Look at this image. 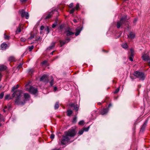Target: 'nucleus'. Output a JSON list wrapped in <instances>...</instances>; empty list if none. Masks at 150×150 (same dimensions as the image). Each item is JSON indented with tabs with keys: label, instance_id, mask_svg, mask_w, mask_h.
<instances>
[{
	"label": "nucleus",
	"instance_id": "f257e3e1",
	"mask_svg": "<svg viewBox=\"0 0 150 150\" xmlns=\"http://www.w3.org/2000/svg\"><path fill=\"white\" fill-rule=\"evenodd\" d=\"M22 92L21 90H18L14 92L12 95L16 98L15 103L17 105H24L25 101L28 100L30 98V96L28 93H25L24 94L25 99L22 101L21 99V94Z\"/></svg>",
	"mask_w": 150,
	"mask_h": 150
},
{
	"label": "nucleus",
	"instance_id": "f03ea898",
	"mask_svg": "<svg viewBox=\"0 0 150 150\" xmlns=\"http://www.w3.org/2000/svg\"><path fill=\"white\" fill-rule=\"evenodd\" d=\"M76 134V132L74 129H71L65 132L64 135L62 136V139L61 141V144L64 145L69 142H72V141L70 142V139L69 137H73Z\"/></svg>",
	"mask_w": 150,
	"mask_h": 150
},
{
	"label": "nucleus",
	"instance_id": "7ed1b4c3",
	"mask_svg": "<svg viewBox=\"0 0 150 150\" xmlns=\"http://www.w3.org/2000/svg\"><path fill=\"white\" fill-rule=\"evenodd\" d=\"M126 19L127 17L126 16H124L122 17L120 20L117 22V28H119L120 27H122L127 22Z\"/></svg>",
	"mask_w": 150,
	"mask_h": 150
},
{
	"label": "nucleus",
	"instance_id": "20e7f679",
	"mask_svg": "<svg viewBox=\"0 0 150 150\" xmlns=\"http://www.w3.org/2000/svg\"><path fill=\"white\" fill-rule=\"evenodd\" d=\"M134 75L137 78L139 79L140 80L143 81L144 80L146 76L144 73L142 72H139L136 71L134 73Z\"/></svg>",
	"mask_w": 150,
	"mask_h": 150
},
{
	"label": "nucleus",
	"instance_id": "39448f33",
	"mask_svg": "<svg viewBox=\"0 0 150 150\" xmlns=\"http://www.w3.org/2000/svg\"><path fill=\"white\" fill-rule=\"evenodd\" d=\"M142 58L144 61L147 62L148 63V65L150 66V59L148 55L146 54L145 52L143 53Z\"/></svg>",
	"mask_w": 150,
	"mask_h": 150
},
{
	"label": "nucleus",
	"instance_id": "423d86ee",
	"mask_svg": "<svg viewBox=\"0 0 150 150\" xmlns=\"http://www.w3.org/2000/svg\"><path fill=\"white\" fill-rule=\"evenodd\" d=\"M21 14L22 17L23 18L25 17L27 19L28 18L29 15L28 12H26L24 10L22 9L20 10L19 11Z\"/></svg>",
	"mask_w": 150,
	"mask_h": 150
},
{
	"label": "nucleus",
	"instance_id": "0eeeda50",
	"mask_svg": "<svg viewBox=\"0 0 150 150\" xmlns=\"http://www.w3.org/2000/svg\"><path fill=\"white\" fill-rule=\"evenodd\" d=\"M28 91L30 93L35 94L37 93L38 90L37 88L31 86L30 87Z\"/></svg>",
	"mask_w": 150,
	"mask_h": 150
},
{
	"label": "nucleus",
	"instance_id": "6e6552de",
	"mask_svg": "<svg viewBox=\"0 0 150 150\" xmlns=\"http://www.w3.org/2000/svg\"><path fill=\"white\" fill-rule=\"evenodd\" d=\"M69 105L71 107H72L74 108V109L77 112L76 114L77 115L78 113L77 112L79 110V106L77 104L75 103H71L69 104Z\"/></svg>",
	"mask_w": 150,
	"mask_h": 150
},
{
	"label": "nucleus",
	"instance_id": "1a4fd4ad",
	"mask_svg": "<svg viewBox=\"0 0 150 150\" xmlns=\"http://www.w3.org/2000/svg\"><path fill=\"white\" fill-rule=\"evenodd\" d=\"M40 81H43L47 83L49 81L48 76L45 74L43 75L40 78Z\"/></svg>",
	"mask_w": 150,
	"mask_h": 150
},
{
	"label": "nucleus",
	"instance_id": "9d476101",
	"mask_svg": "<svg viewBox=\"0 0 150 150\" xmlns=\"http://www.w3.org/2000/svg\"><path fill=\"white\" fill-rule=\"evenodd\" d=\"M64 33L66 34V36H69L72 35L74 34V33L71 31V29L69 28H67L65 30Z\"/></svg>",
	"mask_w": 150,
	"mask_h": 150
},
{
	"label": "nucleus",
	"instance_id": "9b49d317",
	"mask_svg": "<svg viewBox=\"0 0 150 150\" xmlns=\"http://www.w3.org/2000/svg\"><path fill=\"white\" fill-rule=\"evenodd\" d=\"M148 120H146L144 122V124H143V125L142 126V127H141V129L140 130V132H143L145 129L147 125V124L148 122Z\"/></svg>",
	"mask_w": 150,
	"mask_h": 150
},
{
	"label": "nucleus",
	"instance_id": "f8f14e48",
	"mask_svg": "<svg viewBox=\"0 0 150 150\" xmlns=\"http://www.w3.org/2000/svg\"><path fill=\"white\" fill-rule=\"evenodd\" d=\"M130 50L131 53L130 55L129 56V59L131 61H133V57L134 54V51L132 49H130Z\"/></svg>",
	"mask_w": 150,
	"mask_h": 150
},
{
	"label": "nucleus",
	"instance_id": "ddd939ff",
	"mask_svg": "<svg viewBox=\"0 0 150 150\" xmlns=\"http://www.w3.org/2000/svg\"><path fill=\"white\" fill-rule=\"evenodd\" d=\"M108 111L109 109L108 108H104L101 111L100 113L101 114L104 115L106 114L108 112Z\"/></svg>",
	"mask_w": 150,
	"mask_h": 150
},
{
	"label": "nucleus",
	"instance_id": "4468645a",
	"mask_svg": "<svg viewBox=\"0 0 150 150\" xmlns=\"http://www.w3.org/2000/svg\"><path fill=\"white\" fill-rule=\"evenodd\" d=\"M82 29L81 28L79 27L77 28L76 29V33H75V35L76 36H77L79 35Z\"/></svg>",
	"mask_w": 150,
	"mask_h": 150
},
{
	"label": "nucleus",
	"instance_id": "2eb2a0df",
	"mask_svg": "<svg viewBox=\"0 0 150 150\" xmlns=\"http://www.w3.org/2000/svg\"><path fill=\"white\" fill-rule=\"evenodd\" d=\"M7 47V45L5 43H2L1 45V49L2 50H5Z\"/></svg>",
	"mask_w": 150,
	"mask_h": 150
},
{
	"label": "nucleus",
	"instance_id": "dca6fc26",
	"mask_svg": "<svg viewBox=\"0 0 150 150\" xmlns=\"http://www.w3.org/2000/svg\"><path fill=\"white\" fill-rule=\"evenodd\" d=\"M55 43L54 42H52L51 43L49 47L47 48V49L49 50H50L51 49L53 48L55 45Z\"/></svg>",
	"mask_w": 150,
	"mask_h": 150
},
{
	"label": "nucleus",
	"instance_id": "f3484780",
	"mask_svg": "<svg viewBox=\"0 0 150 150\" xmlns=\"http://www.w3.org/2000/svg\"><path fill=\"white\" fill-rule=\"evenodd\" d=\"M128 37H129L131 39H133L135 37V35L134 33L131 32L129 34V36H128Z\"/></svg>",
	"mask_w": 150,
	"mask_h": 150
},
{
	"label": "nucleus",
	"instance_id": "a211bd4d",
	"mask_svg": "<svg viewBox=\"0 0 150 150\" xmlns=\"http://www.w3.org/2000/svg\"><path fill=\"white\" fill-rule=\"evenodd\" d=\"M59 42L60 43L61 46L62 47L63 45H64L66 42H67L65 40H60L59 41Z\"/></svg>",
	"mask_w": 150,
	"mask_h": 150
},
{
	"label": "nucleus",
	"instance_id": "6ab92c4d",
	"mask_svg": "<svg viewBox=\"0 0 150 150\" xmlns=\"http://www.w3.org/2000/svg\"><path fill=\"white\" fill-rule=\"evenodd\" d=\"M59 102H56L54 106V108L56 110L59 107Z\"/></svg>",
	"mask_w": 150,
	"mask_h": 150
},
{
	"label": "nucleus",
	"instance_id": "aec40b11",
	"mask_svg": "<svg viewBox=\"0 0 150 150\" xmlns=\"http://www.w3.org/2000/svg\"><path fill=\"white\" fill-rule=\"evenodd\" d=\"M9 61L13 62L15 61V59L14 57L13 56H11L9 57L8 59Z\"/></svg>",
	"mask_w": 150,
	"mask_h": 150
},
{
	"label": "nucleus",
	"instance_id": "412c9836",
	"mask_svg": "<svg viewBox=\"0 0 150 150\" xmlns=\"http://www.w3.org/2000/svg\"><path fill=\"white\" fill-rule=\"evenodd\" d=\"M34 70L33 69H30L28 70V73L30 74H32L34 72Z\"/></svg>",
	"mask_w": 150,
	"mask_h": 150
},
{
	"label": "nucleus",
	"instance_id": "4be33fe9",
	"mask_svg": "<svg viewBox=\"0 0 150 150\" xmlns=\"http://www.w3.org/2000/svg\"><path fill=\"white\" fill-rule=\"evenodd\" d=\"M53 13L52 12L48 14L46 17V19H49L50 18L51 16L52 15Z\"/></svg>",
	"mask_w": 150,
	"mask_h": 150
},
{
	"label": "nucleus",
	"instance_id": "5701e85b",
	"mask_svg": "<svg viewBox=\"0 0 150 150\" xmlns=\"http://www.w3.org/2000/svg\"><path fill=\"white\" fill-rule=\"evenodd\" d=\"M6 69V67L4 65L0 66V71H2L5 70Z\"/></svg>",
	"mask_w": 150,
	"mask_h": 150
},
{
	"label": "nucleus",
	"instance_id": "b1692460",
	"mask_svg": "<svg viewBox=\"0 0 150 150\" xmlns=\"http://www.w3.org/2000/svg\"><path fill=\"white\" fill-rule=\"evenodd\" d=\"M67 115L68 116H70L73 113V112L71 110H68L67 111Z\"/></svg>",
	"mask_w": 150,
	"mask_h": 150
},
{
	"label": "nucleus",
	"instance_id": "393cba45",
	"mask_svg": "<svg viewBox=\"0 0 150 150\" xmlns=\"http://www.w3.org/2000/svg\"><path fill=\"white\" fill-rule=\"evenodd\" d=\"M19 87V85L18 84H17L16 86H14L13 87L12 91H14L15 89H17Z\"/></svg>",
	"mask_w": 150,
	"mask_h": 150
},
{
	"label": "nucleus",
	"instance_id": "a878e982",
	"mask_svg": "<svg viewBox=\"0 0 150 150\" xmlns=\"http://www.w3.org/2000/svg\"><path fill=\"white\" fill-rule=\"evenodd\" d=\"M50 78L51 79V81L50 82V85L51 86H52L53 85V82L54 81V79L53 78L52 76H50Z\"/></svg>",
	"mask_w": 150,
	"mask_h": 150
},
{
	"label": "nucleus",
	"instance_id": "bb28decb",
	"mask_svg": "<svg viewBox=\"0 0 150 150\" xmlns=\"http://www.w3.org/2000/svg\"><path fill=\"white\" fill-rule=\"evenodd\" d=\"M79 125H83L84 124V121L83 120H82L79 121L78 123Z\"/></svg>",
	"mask_w": 150,
	"mask_h": 150
},
{
	"label": "nucleus",
	"instance_id": "cd10ccee",
	"mask_svg": "<svg viewBox=\"0 0 150 150\" xmlns=\"http://www.w3.org/2000/svg\"><path fill=\"white\" fill-rule=\"evenodd\" d=\"M57 21H56L54 23L52 24V28H54L56 26L57 24Z\"/></svg>",
	"mask_w": 150,
	"mask_h": 150
},
{
	"label": "nucleus",
	"instance_id": "c85d7f7f",
	"mask_svg": "<svg viewBox=\"0 0 150 150\" xmlns=\"http://www.w3.org/2000/svg\"><path fill=\"white\" fill-rule=\"evenodd\" d=\"M122 46L124 48H127L128 47V46L126 43H125L122 45Z\"/></svg>",
	"mask_w": 150,
	"mask_h": 150
},
{
	"label": "nucleus",
	"instance_id": "c756f323",
	"mask_svg": "<svg viewBox=\"0 0 150 150\" xmlns=\"http://www.w3.org/2000/svg\"><path fill=\"white\" fill-rule=\"evenodd\" d=\"M2 121H4V118L3 116L1 114H0V122Z\"/></svg>",
	"mask_w": 150,
	"mask_h": 150
},
{
	"label": "nucleus",
	"instance_id": "7c9ffc66",
	"mask_svg": "<svg viewBox=\"0 0 150 150\" xmlns=\"http://www.w3.org/2000/svg\"><path fill=\"white\" fill-rule=\"evenodd\" d=\"M4 38L5 40H9V36L6 35V33L4 34Z\"/></svg>",
	"mask_w": 150,
	"mask_h": 150
},
{
	"label": "nucleus",
	"instance_id": "2f4dec72",
	"mask_svg": "<svg viewBox=\"0 0 150 150\" xmlns=\"http://www.w3.org/2000/svg\"><path fill=\"white\" fill-rule=\"evenodd\" d=\"M83 132H84V130H83V129L81 130H80L79 131V132H78V134H79V135H81L82 134H83Z\"/></svg>",
	"mask_w": 150,
	"mask_h": 150
},
{
	"label": "nucleus",
	"instance_id": "473e14b6",
	"mask_svg": "<svg viewBox=\"0 0 150 150\" xmlns=\"http://www.w3.org/2000/svg\"><path fill=\"white\" fill-rule=\"evenodd\" d=\"M77 122V117H75L73 118L72 122L74 123H76Z\"/></svg>",
	"mask_w": 150,
	"mask_h": 150
},
{
	"label": "nucleus",
	"instance_id": "72a5a7b5",
	"mask_svg": "<svg viewBox=\"0 0 150 150\" xmlns=\"http://www.w3.org/2000/svg\"><path fill=\"white\" fill-rule=\"evenodd\" d=\"M89 127H90L89 126L87 127H84L83 129L84 131H88L89 129Z\"/></svg>",
	"mask_w": 150,
	"mask_h": 150
},
{
	"label": "nucleus",
	"instance_id": "f704fd0d",
	"mask_svg": "<svg viewBox=\"0 0 150 150\" xmlns=\"http://www.w3.org/2000/svg\"><path fill=\"white\" fill-rule=\"evenodd\" d=\"M75 9H76V10H78L79 8V3H77L76 4V7L74 8Z\"/></svg>",
	"mask_w": 150,
	"mask_h": 150
},
{
	"label": "nucleus",
	"instance_id": "c9c22d12",
	"mask_svg": "<svg viewBox=\"0 0 150 150\" xmlns=\"http://www.w3.org/2000/svg\"><path fill=\"white\" fill-rule=\"evenodd\" d=\"M21 30L20 28L19 27H18L17 28V29L16 31V32L17 33H20L21 32Z\"/></svg>",
	"mask_w": 150,
	"mask_h": 150
},
{
	"label": "nucleus",
	"instance_id": "e433bc0d",
	"mask_svg": "<svg viewBox=\"0 0 150 150\" xmlns=\"http://www.w3.org/2000/svg\"><path fill=\"white\" fill-rule=\"evenodd\" d=\"M34 48V46L33 45H31L29 47V51H31Z\"/></svg>",
	"mask_w": 150,
	"mask_h": 150
},
{
	"label": "nucleus",
	"instance_id": "4c0bfd02",
	"mask_svg": "<svg viewBox=\"0 0 150 150\" xmlns=\"http://www.w3.org/2000/svg\"><path fill=\"white\" fill-rule=\"evenodd\" d=\"M75 8H73L72 9H71L70 10V14L73 13L75 11Z\"/></svg>",
	"mask_w": 150,
	"mask_h": 150
},
{
	"label": "nucleus",
	"instance_id": "58836bf2",
	"mask_svg": "<svg viewBox=\"0 0 150 150\" xmlns=\"http://www.w3.org/2000/svg\"><path fill=\"white\" fill-rule=\"evenodd\" d=\"M120 90V88H118L116 89L115 92H114V93H117Z\"/></svg>",
	"mask_w": 150,
	"mask_h": 150
},
{
	"label": "nucleus",
	"instance_id": "ea45409f",
	"mask_svg": "<svg viewBox=\"0 0 150 150\" xmlns=\"http://www.w3.org/2000/svg\"><path fill=\"white\" fill-rule=\"evenodd\" d=\"M20 40L21 42H24L25 41L26 39L25 38H21Z\"/></svg>",
	"mask_w": 150,
	"mask_h": 150
},
{
	"label": "nucleus",
	"instance_id": "a19ab883",
	"mask_svg": "<svg viewBox=\"0 0 150 150\" xmlns=\"http://www.w3.org/2000/svg\"><path fill=\"white\" fill-rule=\"evenodd\" d=\"M4 96V93H1L0 94V99H1L3 98Z\"/></svg>",
	"mask_w": 150,
	"mask_h": 150
},
{
	"label": "nucleus",
	"instance_id": "79ce46f5",
	"mask_svg": "<svg viewBox=\"0 0 150 150\" xmlns=\"http://www.w3.org/2000/svg\"><path fill=\"white\" fill-rule=\"evenodd\" d=\"M10 96V95L8 94L6 95L5 97V100H7L8 99Z\"/></svg>",
	"mask_w": 150,
	"mask_h": 150
},
{
	"label": "nucleus",
	"instance_id": "37998d69",
	"mask_svg": "<svg viewBox=\"0 0 150 150\" xmlns=\"http://www.w3.org/2000/svg\"><path fill=\"white\" fill-rule=\"evenodd\" d=\"M50 137L52 139H54V135L53 134H52L50 135Z\"/></svg>",
	"mask_w": 150,
	"mask_h": 150
},
{
	"label": "nucleus",
	"instance_id": "c03bdc74",
	"mask_svg": "<svg viewBox=\"0 0 150 150\" xmlns=\"http://www.w3.org/2000/svg\"><path fill=\"white\" fill-rule=\"evenodd\" d=\"M22 66V64H20L17 67V68L19 69Z\"/></svg>",
	"mask_w": 150,
	"mask_h": 150
},
{
	"label": "nucleus",
	"instance_id": "a18cd8bd",
	"mask_svg": "<svg viewBox=\"0 0 150 150\" xmlns=\"http://www.w3.org/2000/svg\"><path fill=\"white\" fill-rule=\"evenodd\" d=\"M73 6V3H71L69 5V7L70 8H72Z\"/></svg>",
	"mask_w": 150,
	"mask_h": 150
},
{
	"label": "nucleus",
	"instance_id": "49530a36",
	"mask_svg": "<svg viewBox=\"0 0 150 150\" xmlns=\"http://www.w3.org/2000/svg\"><path fill=\"white\" fill-rule=\"evenodd\" d=\"M70 38H67L66 39V40L65 41H66V42H68L70 41Z\"/></svg>",
	"mask_w": 150,
	"mask_h": 150
},
{
	"label": "nucleus",
	"instance_id": "de8ad7c7",
	"mask_svg": "<svg viewBox=\"0 0 150 150\" xmlns=\"http://www.w3.org/2000/svg\"><path fill=\"white\" fill-rule=\"evenodd\" d=\"M34 35H31L29 38V39H31L34 38Z\"/></svg>",
	"mask_w": 150,
	"mask_h": 150
},
{
	"label": "nucleus",
	"instance_id": "09e8293b",
	"mask_svg": "<svg viewBox=\"0 0 150 150\" xmlns=\"http://www.w3.org/2000/svg\"><path fill=\"white\" fill-rule=\"evenodd\" d=\"M44 29V27L42 25L40 28V29L41 30H43Z\"/></svg>",
	"mask_w": 150,
	"mask_h": 150
},
{
	"label": "nucleus",
	"instance_id": "8fccbe9b",
	"mask_svg": "<svg viewBox=\"0 0 150 150\" xmlns=\"http://www.w3.org/2000/svg\"><path fill=\"white\" fill-rule=\"evenodd\" d=\"M46 29L47 32V33H48L49 32V27H47Z\"/></svg>",
	"mask_w": 150,
	"mask_h": 150
},
{
	"label": "nucleus",
	"instance_id": "3c124183",
	"mask_svg": "<svg viewBox=\"0 0 150 150\" xmlns=\"http://www.w3.org/2000/svg\"><path fill=\"white\" fill-rule=\"evenodd\" d=\"M47 63V61H43V62L42 63V64H46Z\"/></svg>",
	"mask_w": 150,
	"mask_h": 150
},
{
	"label": "nucleus",
	"instance_id": "603ef678",
	"mask_svg": "<svg viewBox=\"0 0 150 150\" xmlns=\"http://www.w3.org/2000/svg\"><path fill=\"white\" fill-rule=\"evenodd\" d=\"M137 18H135L134 20V21H133V22L134 23H135L137 21Z\"/></svg>",
	"mask_w": 150,
	"mask_h": 150
},
{
	"label": "nucleus",
	"instance_id": "864d4df0",
	"mask_svg": "<svg viewBox=\"0 0 150 150\" xmlns=\"http://www.w3.org/2000/svg\"><path fill=\"white\" fill-rule=\"evenodd\" d=\"M54 91H56L57 89V88L56 87H54Z\"/></svg>",
	"mask_w": 150,
	"mask_h": 150
},
{
	"label": "nucleus",
	"instance_id": "5fc2aeb1",
	"mask_svg": "<svg viewBox=\"0 0 150 150\" xmlns=\"http://www.w3.org/2000/svg\"><path fill=\"white\" fill-rule=\"evenodd\" d=\"M27 0H21V1L22 2H25Z\"/></svg>",
	"mask_w": 150,
	"mask_h": 150
},
{
	"label": "nucleus",
	"instance_id": "6e6d98bb",
	"mask_svg": "<svg viewBox=\"0 0 150 150\" xmlns=\"http://www.w3.org/2000/svg\"><path fill=\"white\" fill-rule=\"evenodd\" d=\"M73 21L75 23H76L77 22V21L76 20V19H74L73 20Z\"/></svg>",
	"mask_w": 150,
	"mask_h": 150
},
{
	"label": "nucleus",
	"instance_id": "4d7b16f0",
	"mask_svg": "<svg viewBox=\"0 0 150 150\" xmlns=\"http://www.w3.org/2000/svg\"><path fill=\"white\" fill-rule=\"evenodd\" d=\"M112 106V104H110L109 105H108V107L109 108L110 106Z\"/></svg>",
	"mask_w": 150,
	"mask_h": 150
},
{
	"label": "nucleus",
	"instance_id": "13d9d810",
	"mask_svg": "<svg viewBox=\"0 0 150 150\" xmlns=\"http://www.w3.org/2000/svg\"><path fill=\"white\" fill-rule=\"evenodd\" d=\"M2 77V76L1 74V73H0V81H1V78Z\"/></svg>",
	"mask_w": 150,
	"mask_h": 150
},
{
	"label": "nucleus",
	"instance_id": "bf43d9fd",
	"mask_svg": "<svg viewBox=\"0 0 150 150\" xmlns=\"http://www.w3.org/2000/svg\"><path fill=\"white\" fill-rule=\"evenodd\" d=\"M59 28H60V29H62L63 28V27H62V26L61 25V26H60Z\"/></svg>",
	"mask_w": 150,
	"mask_h": 150
},
{
	"label": "nucleus",
	"instance_id": "052dcab7",
	"mask_svg": "<svg viewBox=\"0 0 150 150\" xmlns=\"http://www.w3.org/2000/svg\"><path fill=\"white\" fill-rule=\"evenodd\" d=\"M3 110L4 112H6V110H5V109L4 108L3 109Z\"/></svg>",
	"mask_w": 150,
	"mask_h": 150
},
{
	"label": "nucleus",
	"instance_id": "680f3d73",
	"mask_svg": "<svg viewBox=\"0 0 150 150\" xmlns=\"http://www.w3.org/2000/svg\"><path fill=\"white\" fill-rule=\"evenodd\" d=\"M52 150H59V149H55Z\"/></svg>",
	"mask_w": 150,
	"mask_h": 150
},
{
	"label": "nucleus",
	"instance_id": "e2e57ef3",
	"mask_svg": "<svg viewBox=\"0 0 150 150\" xmlns=\"http://www.w3.org/2000/svg\"><path fill=\"white\" fill-rule=\"evenodd\" d=\"M54 51H53L51 53V54H53V52H54Z\"/></svg>",
	"mask_w": 150,
	"mask_h": 150
},
{
	"label": "nucleus",
	"instance_id": "0e129e2a",
	"mask_svg": "<svg viewBox=\"0 0 150 150\" xmlns=\"http://www.w3.org/2000/svg\"><path fill=\"white\" fill-rule=\"evenodd\" d=\"M98 105H101V103H100V102L98 103Z\"/></svg>",
	"mask_w": 150,
	"mask_h": 150
},
{
	"label": "nucleus",
	"instance_id": "69168bd1",
	"mask_svg": "<svg viewBox=\"0 0 150 150\" xmlns=\"http://www.w3.org/2000/svg\"><path fill=\"white\" fill-rule=\"evenodd\" d=\"M7 106H5L4 108L6 109H7Z\"/></svg>",
	"mask_w": 150,
	"mask_h": 150
},
{
	"label": "nucleus",
	"instance_id": "338daca9",
	"mask_svg": "<svg viewBox=\"0 0 150 150\" xmlns=\"http://www.w3.org/2000/svg\"><path fill=\"white\" fill-rule=\"evenodd\" d=\"M1 126V124L0 123V127Z\"/></svg>",
	"mask_w": 150,
	"mask_h": 150
},
{
	"label": "nucleus",
	"instance_id": "774afa93",
	"mask_svg": "<svg viewBox=\"0 0 150 150\" xmlns=\"http://www.w3.org/2000/svg\"><path fill=\"white\" fill-rule=\"evenodd\" d=\"M125 1H126L127 0H125Z\"/></svg>",
	"mask_w": 150,
	"mask_h": 150
}]
</instances>
